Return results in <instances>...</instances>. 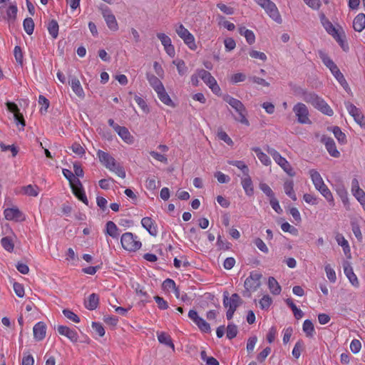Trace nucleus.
I'll return each instance as SVG.
<instances>
[{"instance_id":"obj_24","label":"nucleus","mask_w":365,"mask_h":365,"mask_svg":"<svg viewBox=\"0 0 365 365\" xmlns=\"http://www.w3.org/2000/svg\"><path fill=\"white\" fill-rule=\"evenodd\" d=\"M117 129L118 130L115 132L125 143L128 144H131L133 143V137L130 135L128 129L126 127H117Z\"/></svg>"},{"instance_id":"obj_35","label":"nucleus","mask_w":365,"mask_h":365,"mask_svg":"<svg viewBox=\"0 0 365 365\" xmlns=\"http://www.w3.org/2000/svg\"><path fill=\"white\" fill-rule=\"evenodd\" d=\"M257 156L258 159L260 160V162L264 165H269L271 164V160L268 155L265 153H264L261 149L258 147L253 148L252 149Z\"/></svg>"},{"instance_id":"obj_62","label":"nucleus","mask_w":365,"mask_h":365,"mask_svg":"<svg viewBox=\"0 0 365 365\" xmlns=\"http://www.w3.org/2000/svg\"><path fill=\"white\" fill-rule=\"evenodd\" d=\"M323 26L329 34L331 35L334 38H336L335 34H337V30L329 20L326 22Z\"/></svg>"},{"instance_id":"obj_32","label":"nucleus","mask_w":365,"mask_h":365,"mask_svg":"<svg viewBox=\"0 0 365 365\" xmlns=\"http://www.w3.org/2000/svg\"><path fill=\"white\" fill-rule=\"evenodd\" d=\"M155 92L157 93L158 97L161 101V102H163L164 104H165L167 106H173V103L171 98H170L169 95L165 91V89L164 87L160 88V89Z\"/></svg>"},{"instance_id":"obj_19","label":"nucleus","mask_w":365,"mask_h":365,"mask_svg":"<svg viewBox=\"0 0 365 365\" xmlns=\"http://www.w3.org/2000/svg\"><path fill=\"white\" fill-rule=\"evenodd\" d=\"M97 156L99 158L100 162L108 170L114 166L116 162L115 158H113L108 153L104 152L99 150L97 152Z\"/></svg>"},{"instance_id":"obj_48","label":"nucleus","mask_w":365,"mask_h":365,"mask_svg":"<svg viewBox=\"0 0 365 365\" xmlns=\"http://www.w3.org/2000/svg\"><path fill=\"white\" fill-rule=\"evenodd\" d=\"M109 170L112 172H114L118 176H119L121 178H125V171L123 167L116 162L115 163L114 166H112Z\"/></svg>"},{"instance_id":"obj_14","label":"nucleus","mask_w":365,"mask_h":365,"mask_svg":"<svg viewBox=\"0 0 365 365\" xmlns=\"http://www.w3.org/2000/svg\"><path fill=\"white\" fill-rule=\"evenodd\" d=\"M71 187L74 195L85 205H88V200L80 180L77 179L76 183Z\"/></svg>"},{"instance_id":"obj_27","label":"nucleus","mask_w":365,"mask_h":365,"mask_svg":"<svg viewBox=\"0 0 365 365\" xmlns=\"http://www.w3.org/2000/svg\"><path fill=\"white\" fill-rule=\"evenodd\" d=\"M99 304V297L97 294L93 293L89 295L88 300L85 301V307L89 310L96 309Z\"/></svg>"},{"instance_id":"obj_43","label":"nucleus","mask_w":365,"mask_h":365,"mask_svg":"<svg viewBox=\"0 0 365 365\" xmlns=\"http://www.w3.org/2000/svg\"><path fill=\"white\" fill-rule=\"evenodd\" d=\"M229 164L236 166L237 168H239L240 170H242L243 175H247L249 173V168L247 165L242 160H232L229 161Z\"/></svg>"},{"instance_id":"obj_30","label":"nucleus","mask_w":365,"mask_h":365,"mask_svg":"<svg viewBox=\"0 0 365 365\" xmlns=\"http://www.w3.org/2000/svg\"><path fill=\"white\" fill-rule=\"evenodd\" d=\"M284 190L287 195L292 200H297V195L294 190V182L292 180H287L284 183Z\"/></svg>"},{"instance_id":"obj_54","label":"nucleus","mask_w":365,"mask_h":365,"mask_svg":"<svg viewBox=\"0 0 365 365\" xmlns=\"http://www.w3.org/2000/svg\"><path fill=\"white\" fill-rule=\"evenodd\" d=\"M317 190L320 192V193L326 198V200L329 202L333 203L334 198H333L332 194L327 185L322 186V187L320 188V190Z\"/></svg>"},{"instance_id":"obj_11","label":"nucleus","mask_w":365,"mask_h":365,"mask_svg":"<svg viewBox=\"0 0 365 365\" xmlns=\"http://www.w3.org/2000/svg\"><path fill=\"white\" fill-rule=\"evenodd\" d=\"M269 16L277 24H281L282 21L281 15L278 11L276 4L272 1L267 2V4L263 7Z\"/></svg>"},{"instance_id":"obj_46","label":"nucleus","mask_w":365,"mask_h":365,"mask_svg":"<svg viewBox=\"0 0 365 365\" xmlns=\"http://www.w3.org/2000/svg\"><path fill=\"white\" fill-rule=\"evenodd\" d=\"M25 195L32 197H36L39 192V188L36 185H29L23 187Z\"/></svg>"},{"instance_id":"obj_5","label":"nucleus","mask_w":365,"mask_h":365,"mask_svg":"<svg viewBox=\"0 0 365 365\" xmlns=\"http://www.w3.org/2000/svg\"><path fill=\"white\" fill-rule=\"evenodd\" d=\"M198 76L215 94H220L221 89L215 78L209 71L204 69H198Z\"/></svg>"},{"instance_id":"obj_10","label":"nucleus","mask_w":365,"mask_h":365,"mask_svg":"<svg viewBox=\"0 0 365 365\" xmlns=\"http://www.w3.org/2000/svg\"><path fill=\"white\" fill-rule=\"evenodd\" d=\"M345 106L349 113L354 118V120L361 126L365 125L364 116L359 108L350 102H346Z\"/></svg>"},{"instance_id":"obj_64","label":"nucleus","mask_w":365,"mask_h":365,"mask_svg":"<svg viewBox=\"0 0 365 365\" xmlns=\"http://www.w3.org/2000/svg\"><path fill=\"white\" fill-rule=\"evenodd\" d=\"M353 195L363 206H365V192L362 189L353 192Z\"/></svg>"},{"instance_id":"obj_49","label":"nucleus","mask_w":365,"mask_h":365,"mask_svg":"<svg viewBox=\"0 0 365 365\" xmlns=\"http://www.w3.org/2000/svg\"><path fill=\"white\" fill-rule=\"evenodd\" d=\"M237 333H238L237 327L235 324L230 323L227 325V337L229 339H232L235 337H236Z\"/></svg>"},{"instance_id":"obj_13","label":"nucleus","mask_w":365,"mask_h":365,"mask_svg":"<svg viewBox=\"0 0 365 365\" xmlns=\"http://www.w3.org/2000/svg\"><path fill=\"white\" fill-rule=\"evenodd\" d=\"M322 142L324 144L326 149L331 156L334 158H339L340 156V153L336 149V144L333 138L323 135L322 138Z\"/></svg>"},{"instance_id":"obj_50","label":"nucleus","mask_w":365,"mask_h":365,"mask_svg":"<svg viewBox=\"0 0 365 365\" xmlns=\"http://www.w3.org/2000/svg\"><path fill=\"white\" fill-rule=\"evenodd\" d=\"M2 247L8 252H11L14 250V243L12 240L9 237H4L1 240Z\"/></svg>"},{"instance_id":"obj_20","label":"nucleus","mask_w":365,"mask_h":365,"mask_svg":"<svg viewBox=\"0 0 365 365\" xmlns=\"http://www.w3.org/2000/svg\"><path fill=\"white\" fill-rule=\"evenodd\" d=\"M46 327L43 322L36 323L34 328V337L36 341H41L46 336Z\"/></svg>"},{"instance_id":"obj_8","label":"nucleus","mask_w":365,"mask_h":365,"mask_svg":"<svg viewBox=\"0 0 365 365\" xmlns=\"http://www.w3.org/2000/svg\"><path fill=\"white\" fill-rule=\"evenodd\" d=\"M100 9L108 27L111 31H116L118 29V24L111 10L105 5L102 6Z\"/></svg>"},{"instance_id":"obj_28","label":"nucleus","mask_w":365,"mask_h":365,"mask_svg":"<svg viewBox=\"0 0 365 365\" xmlns=\"http://www.w3.org/2000/svg\"><path fill=\"white\" fill-rule=\"evenodd\" d=\"M336 240L339 245L342 247L344 254L348 257H351V250L348 241L344 238L341 234H338L336 236Z\"/></svg>"},{"instance_id":"obj_4","label":"nucleus","mask_w":365,"mask_h":365,"mask_svg":"<svg viewBox=\"0 0 365 365\" xmlns=\"http://www.w3.org/2000/svg\"><path fill=\"white\" fill-rule=\"evenodd\" d=\"M122 247L125 250L135 252L141 247V242L138 240V237L132 232H125L122 235L120 238Z\"/></svg>"},{"instance_id":"obj_18","label":"nucleus","mask_w":365,"mask_h":365,"mask_svg":"<svg viewBox=\"0 0 365 365\" xmlns=\"http://www.w3.org/2000/svg\"><path fill=\"white\" fill-rule=\"evenodd\" d=\"M57 331L59 334L66 336L72 342H76L78 339V335L76 331L66 326H58Z\"/></svg>"},{"instance_id":"obj_47","label":"nucleus","mask_w":365,"mask_h":365,"mask_svg":"<svg viewBox=\"0 0 365 365\" xmlns=\"http://www.w3.org/2000/svg\"><path fill=\"white\" fill-rule=\"evenodd\" d=\"M200 357L203 361L206 362V365H220L218 361L213 356H208L205 351L200 352Z\"/></svg>"},{"instance_id":"obj_39","label":"nucleus","mask_w":365,"mask_h":365,"mask_svg":"<svg viewBox=\"0 0 365 365\" xmlns=\"http://www.w3.org/2000/svg\"><path fill=\"white\" fill-rule=\"evenodd\" d=\"M286 304L291 308L296 319H299L304 316L303 312L298 309L291 299L285 300Z\"/></svg>"},{"instance_id":"obj_51","label":"nucleus","mask_w":365,"mask_h":365,"mask_svg":"<svg viewBox=\"0 0 365 365\" xmlns=\"http://www.w3.org/2000/svg\"><path fill=\"white\" fill-rule=\"evenodd\" d=\"M176 284L172 279H166L162 284V288L165 292H170L175 288Z\"/></svg>"},{"instance_id":"obj_55","label":"nucleus","mask_w":365,"mask_h":365,"mask_svg":"<svg viewBox=\"0 0 365 365\" xmlns=\"http://www.w3.org/2000/svg\"><path fill=\"white\" fill-rule=\"evenodd\" d=\"M304 347V342L299 340L294 345L292 350V355L294 358L298 359L301 355V351Z\"/></svg>"},{"instance_id":"obj_63","label":"nucleus","mask_w":365,"mask_h":365,"mask_svg":"<svg viewBox=\"0 0 365 365\" xmlns=\"http://www.w3.org/2000/svg\"><path fill=\"white\" fill-rule=\"evenodd\" d=\"M157 37L161 41V43L164 47L170 46V44L172 43L171 38L163 33H158Z\"/></svg>"},{"instance_id":"obj_31","label":"nucleus","mask_w":365,"mask_h":365,"mask_svg":"<svg viewBox=\"0 0 365 365\" xmlns=\"http://www.w3.org/2000/svg\"><path fill=\"white\" fill-rule=\"evenodd\" d=\"M18 8L16 4H11L6 9V16L5 17L9 24L15 22L17 16Z\"/></svg>"},{"instance_id":"obj_9","label":"nucleus","mask_w":365,"mask_h":365,"mask_svg":"<svg viewBox=\"0 0 365 365\" xmlns=\"http://www.w3.org/2000/svg\"><path fill=\"white\" fill-rule=\"evenodd\" d=\"M188 317L197 326L199 329L205 333L211 331L210 325L205 319L199 317L197 312L194 309H190L188 312Z\"/></svg>"},{"instance_id":"obj_56","label":"nucleus","mask_w":365,"mask_h":365,"mask_svg":"<svg viewBox=\"0 0 365 365\" xmlns=\"http://www.w3.org/2000/svg\"><path fill=\"white\" fill-rule=\"evenodd\" d=\"M154 300L158 304V309H160V310H165L169 307L168 302L160 296H155Z\"/></svg>"},{"instance_id":"obj_16","label":"nucleus","mask_w":365,"mask_h":365,"mask_svg":"<svg viewBox=\"0 0 365 365\" xmlns=\"http://www.w3.org/2000/svg\"><path fill=\"white\" fill-rule=\"evenodd\" d=\"M4 217L7 220L22 221L24 220V214L17 208H6L4 211Z\"/></svg>"},{"instance_id":"obj_7","label":"nucleus","mask_w":365,"mask_h":365,"mask_svg":"<svg viewBox=\"0 0 365 365\" xmlns=\"http://www.w3.org/2000/svg\"><path fill=\"white\" fill-rule=\"evenodd\" d=\"M175 31L191 50L197 48L194 36L182 24L178 26Z\"/></svg>"},{"instance_id":"obj_3","label":"nucleus","mask_w":365,"mask_h":365,"mask_svg":"<svg viewBox=\"0 0 365 365\" xmlns=\"http://www.w3.org/2000/svg\"><path fill=\"white\" fill-rule=\"evenodd\" d=\"M264 148L288 175L291 177L295 175V172L293 170L289 163L282 157L279 152L275 149L270 148L269 145H267Z\"/></svg>"},{"instance_id":"obj_45","label":"nucleus","mask_w":365,"mask_h":365,"mask_svg":"<svg viewBox=\"0 0 365 365\" xmlns=\"http://www.w3.org/2000/svg\"><path fill=\"white\" fill-rule=\"evenodd\" d=\"M177 67L178 72L180 76H184L187 72V67L182 59H177L173 62Z\"/></svg>"},{"instance_id":"obj_57","label":"nucleus","mask_w":365,"mask_h":365,"mask_svg":"<svg viewBox=\"0 0 365 365\" xmlns=\"http://www.w3.org/2000/svg\"><path fill=\"white\" fill-rule=\"evenodd\" d=\"M327 277L331 282H335L336 280L335 271L331 268L330 264H327L324 267Z\"/></svg>"},{"instance_id":"obj_40","label":"nucleus","mask_w":365,"mask_h":365,"mask_svg":"<svg viewBox=\"0 0 365 365\" xmlns=\"http://www.w3.org/2000/svg\"><path fill=\"white\" fill-rule=\"evenodd\" d=\"M58 24L56 20H51L48 25V31L49 34L53 38H56L58 35Z\"/></svg>"},{"instance_id":"obj_34","label":"nucleus","mask_w":365,"mask_h":365,"mask_svg":"<svg viewBox=\"0 0 365 365\" xmlns=\"http://www.w3.org/2000/svg\"><path fill=\"white\" fill-rule=\"evenodd\" d=\"M330 71L334 75V76L336 78V79L338 81V82L341 84V86L344 89H346V88H348V83H347L344 75L341 73V72L339 69L338 66H336L335 67V69H331Z\"/></svg>"},{"instance_id":"obj_41","label":"nucleus","mask_w":365,"mask_h":365,"mask_svg":"<svg viewBox=\"0 0 365 365\" xmlns=\"http://www.w3.org/2000/svg\"><path fill=\"white\" fill-rule=\"evenodd\" d=\"M333 133L338 142L341 144H345L346 143V135L341 130L338 126H334L332 129Z\"/></svg>"},{"instance_id":"obj_22","label":"nucleus","mask_w":365,"mask_h":365,"mask_svg":"<svg viewBox=\"0 0 365 365\" xmlns=\"http://www.w3.org/2000/svg\"><path fill=\"white\" fill-rule=\"evenodd\" d=\"M142 226L152 236L157 235V230L154 226V221L148 217H143L141 220Z\"/></svg>"},{"instance_id":"obj_26","label":"nucleus","mask_w":365,"mask_h":365,"mask_svg":"<svg viewBox=\"0 0 365 365\" xmlns=\"http://www.w3.org/2000/svg\"><path fill=\"white\" fill-rule=\"evenodd\" d=\"M69 83L72 88L73 91L81 98H83L85 94L83 89L81 85L79 80L76 77H72Z\"/></svg>"},{"instance_id":"obj_2","label":"nucleus","mask_w":365,"mask_h":365,"mask_svg":"<svg viewBox=\"0 0 365 365\" xmlns=\"http://www.w3.org/2000/svg\"><path fill=\"white\" fill-rule=\"evenodd\" d=\"M224 101L238 113V117L235 118L236 120L246 125H250L249 120L246 118V108L240 101L229 95L224 97Z\"/></svg>"},{"instance_id":"obj_58","label":"nucleus","mask_w":365,"mask_h":365,"mask_svg":"<svg viewBox=\"0 0 365 365\" xmlns=\"http://www.w3.org/2000/svg\"><path fill=\"white\" fill-rule=\"evenodd\" d=\"M63 174L64 177L69 181L71 186L76 183V178L75 175L68 169H63Z\"/></svg>"},{"instance_id":"obj_36","label":"nucleus","mask_w":365,"mask_h":365,"mask_svg":"<svg viewBox=\"0 0 365 365\" xmlns=\"http://www.w3.org/2000/svg\"><path fill=\"white\" fill-rule=\"evenodd\" d=\"M319 56L323 63L331 71V69H335L336 65L334 62L328 56V55L322 51H319Z\"/></svg>"},{"instance_id":"obj_59","label":"nucleus","mask_w":365,"mask_h":365,"mask_svg":"<svg viewBox=\"0 0 365 365\" xmlns=\"http://www.w3.org/2000/svg\"><path fill=\"white\" fill-rule=\"evenodd\" d=\"M14 55L16 62L19 64H20L21 66H22L24 57H23V53H22V51H21V48L20 46H16L14 47Z\"/></svg>"},{"instance_id":"obj_38","label":"nucleus","mask_w":365,"mask_h":365,"mask_svg":"<svg viewBox=\"0 0 365 365\" xmlns=\"http://www.w3.org/2000/svg\"><path fill=\"white\" fill-rule=\"evenodd\" d=\"M158 339L160 344H165L174 350L175 346L170 336L165 332H160V334H158Z\"/></svg>"},{"instance_id":"obj_12","label":"nucleus","mask_w":365,"mask_h":365,"mask_svg":"<svg viewBox=\"0 0 365 365\" xmlns=\"http://www.w3.org/2000/svg\"><path fill=\"white\" fill-rule=\"evenodd\" d=\"M242 303V300L238 294H232L229 298L228 293L225 292L224 293L223 304L225 307H230L237 309V308Z\"/></svg>"},{"instance_id":"obj_1","label":"nucleus","mask_w":365,"mask_h":365,"mask_svg":"<svg viewBox=\"0 0 365 365\" xmlns=\"http://www.w3.org/2000/svg\"><path fill=\"white\" fill-rule=\"evenodd\" d=\"M303 100L314 106L323 114L331 116L334 114L333 110L326 101L314 92L304 91L302 93Z\"/></svg>"},{"instance_id":"obj_42","label":"nucleus","mask_w":365,"mask_h":365,"mask_svg":"<svg viewBox=\"0 0 365 365\" xmlns=\"http://www.w3.org/2000/svg\"><path fill=\"white\" fill-rule=\"evenodd\" d=\"M148 81H149L150 86L153 88L155 91H157L160 89V88L164 87L162 82L159 80L158 77L154 75L148 76Z\"/></svg>"},{"instance_id":"obj_61","label":"nucleus","mask_w":365,"mask_h":365,"mask_svg":"<svg viewBox=\"0 0 365 365\" xmlns=\"http://www.w3.org/2000/svg\"><path fill=\"white\" fill-rule=\"evenodd\" d=\"M259 188L267 197H269V199L274 197V192L267 184L260 183Z\"/></svg>"},{"instance_id":"obj_60","label":"nucleus","mask_w":365,"mask_h":365,"mask_svg":"<svg viewBox=\"0 0 365 365\" xmlns=\"http://www.w3.org/2000/svg\"><path fill=\"white\" fill-rule=\"evenodd\" d=\"M38 103L42 105L40 112L41 113H46L49 106V101L45 96L41 95L38 98Z\"/></svg>"},{"instance_id":"obj_44","label":"nucleus","mask_w":365,"mask_h":365,"mask_svg":"<svg viewBox=\"0 0 365 365\" xmlns=\"http://www.w3.org/2000/svg\"><path fill=\"white\" fill-rule=\"evenodd\" d=\"M23 26L27 34L31 35L33 34L34 30V22L31 18H26L23 22Z\"/></svg>"},{"instance_id":"obj_37","label":"nucleus","mask_w":365,"mask_h":365,"mask_svg":"<svg viewBox=\"0 0 365 365\" xmlns=\"http://www.w3.org/2000/svg\"><path fill=\"white\" fill-rule=\"evenodd\" d=\"M302 329L306 334L307 337H312L314 334V327L312 322L309 319H306L303 323Z\"/></svg>"},{"instance_id":"obj_15","label":"nucleus","mask_w":365,"mask_h":365,"mask_svg":"<svg viewBox=\"0 0 365 365\" xmlns=\"http://www.w3.org/2000/svg\"><path fill=\"white\" fill-rule=\"evenodd\" d=\"M262 275L259 274H251L245 281V287L247 290L255 291L260 285L259 279Z\"/></svg>"},{"instance_id":"obj_21","label":"nucleus","mask_w":365,"mask_h":365,"mask_svg":"<svg viewBox=\"0 0 365 365\" xmlns=\"http://www.w3.org/2000/svg\"><path fill=\"white\" fill-rule=\"evenodd\" d=\"M242 186L247 196H252L254 194V187L252 180L249 173L247 175H244L241 180Z\"/></svg>"},{"instance_id":"obj_52","label":"nucleus","mask_w":365,"mask_h":365,"mask_svg":"<svg viewBox=\"0 0 365 365\" xmlns=\"http://www.w3.org/2000/svg\"><path fill=\"white\" fill-rule=\"evenodd\" d=\"M272 303V299L269 295H264L259 300V307L262 309H267Z\"/></svg>"},{"instance_id":"obj_6","label":"nucleus","mask_w":365,"mask_h":365,"mask_svg":"<svg viewBox=\"0 0 365 365\" xmlns=\"http://www.w3.org/2000/svg\"><path fill=\"white\" fill-rule=\"evenodd\" d=\"M293 112L301 124H310L312 122L309 118V113L307 106L302 103H297L293 107Z\"/></svg>"},{"instance_id":"obj_29","label":"nucleus","mask_w":365,"mask_h":365,"mask_svg":"<svg viewBox=\"0 0 365 365\" xmlns=\"http://www.w3.org/2000/svg\"><path fill=\"white\" fill-rule=\"evenodd\" d=\"M106 234L113 238H118L120 235V230L117 225L113 221L107 222L106 225Z\"/></svg>"},{"instance_id":"obj_33","label":"nucleus","mask_w":365,"mask_h":365,"mask_svg":"<svg viewBox=\"0 0 365 365\" xmlns=\"http://www.w3.org/2000/svg\"><path fill=\"white\" fill-rule=\"evenodd\" d=\"M268 287L274 295L279 294L282 290L281 286L273 277H269L268 279Z\"/></svg>"},{"instance_id":"obj_17","label":"nucleus","mask_w":365,"mask_h":365,"mask_svg":"<svg viewBox=\"0 0 365 365\" xmlns=\"http://www.w3.org/2000/svg\"><path fill=\"white\" fill-rule=\"evenodd\" d=\"M343 268H344V272L346 277L349 279L350 283L356 287H358L359 285V282L358 280V278L356 275L354 274L353 271V268L351 266L350 263L347 261H345L343 263Z\"/></svg>"},{"instance_id":"obj_53","label":"nucleus","mask_w":365,"mask_h":365,"mask_svg":"<svg viewBox=\"0 0 365 365\" xmlns=\"http://www.w3.org/2000/svg\"><path fill=\"white\" fill-rule=\"evenodd\" d=\"M63 314L67 319L73 321V322L78 323L80 322L78 316L68 309H64L63 310Z\"/></svg>"},{"instance_id":"obj_23","label":"nucleus","mask_w":365,"mask_h":365,"mask_svg":"<svg viewBox=\"0 0 365 365\" xmlns=\"http://www.w3.org/2000/svg\"><path fill=\"white\" fill-rule=\"evenodd\" d=\"M309 174L313 182V184L314 185V187L317 190H320V188H322V186L326 185L319 172L312 169L310 170Z\"/></svg>"},{"instance_id":"obj_25","label":"nucleus","mask_w":365,"mask_h":365,"mask_svg":"<svg viewBox=\"0 0 365 365\" xmlns=\"http://www.w3.org/2000/svg\"><path fill=\"white\" fill-rule=\"evenodd\" d=\"M353 28L357 32H361L365 28V14H359L353 21Z\"/></svg>"}]
</instances>
